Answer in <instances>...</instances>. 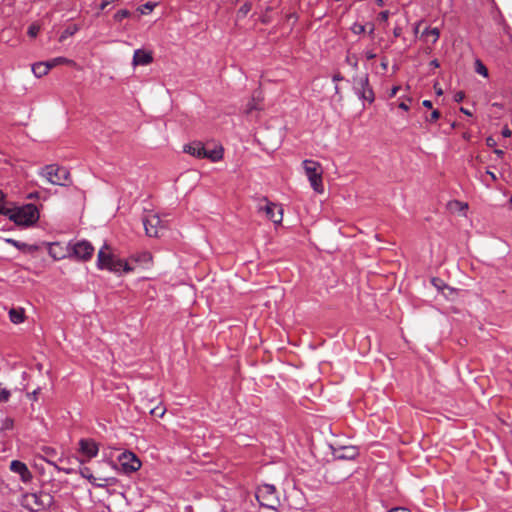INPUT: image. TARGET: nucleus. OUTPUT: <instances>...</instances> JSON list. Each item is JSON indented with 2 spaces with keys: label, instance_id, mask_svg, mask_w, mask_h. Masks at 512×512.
Returning a JSON list of instances; mask_svg holds the SVG:
<instances>
[{
  "label": "nucleus",
  "instance_id": "64",
  "mask_svg": "<svg viewBox=\"0 0 512 512\" xmlns=\"http://www.w3.org/2000/svg\"><path fill=\"white\" fill-rule=\"evenodd\" d=\"M437 94L441 95L442 94V90L441 89L437 90Z\"/></svg>",
  "mask_w": 512,
  "mask_h": 512
},
{
  "label": "nucleus",
  "instance_id": "17",
  "mask_svg": "<svg viewBox=\"0 0 512 512\" xmlns=\"http://www.w3.org/2000/svg\"><path fill=\"white\" fill-rule=\"evenodd\" d=\"M49 255L60 260L66 256L64 249L58 243H51L48 248Z\"/></svg>",
  "mask_w": 512,
  "mask_h": 512
},
{
  "label": "nucleus",
  "instance_id": "46",
  "mask_svg": "<svg viewBox=\"0 0 512 512\" xmlns=\"http://www.w3.org/2000/svg\"><path fill=\"white\" fill-rule=\"evenodd\" d=\"M422 105H423L424 107H426V108H429V109H430V108H432V102H431L430 100H424V101L422 102Z\"/></svg>",
  "mask_w": 512,
  "mask_h": 512
},
{
  "label": "nucleus",
  "instance_id": "37",
  "mask_svg": "<svg viewBox=\"0 0 512 512\" xmlns=\"http://www.w3.org/2000/svg\"><path fill=\"white\" fill-rule=\"evenodd\" d=\"M155 7V4H152L150 2L144 4L141 8V13L145 14L147 11H152Z\"/></svg>",
  "mask_w": 512,
  "mask_h": 512
},
{
  "label": "nucleus",
  "instance_id": "22",
  "mask_svg": "<svg viewBox=\"0 0 512 512\" xmlns=\"http://www.w3.org/2000/svg\"><path fill=\"white\" fill-rule=\"evenodd\" d=\"M116 479L113 477H95L93 485L96 487L104 488L109 485L115 484Z\"/></svg>",
  "mask_w": 512,
  "mask_h": 512
},
{
  "label": "nucleus",
  "instance_id": "57",
  "mask_svg": "<svg viewBox=\"0 0 512 512\" xmlns=\"http://www.w3.org/2000/svg\"><path fill=\"white\" fill-rule=\"evenodd\" d=\"M431 65L434 66V67H438L439 63H438L437 60H433V61H431Z\"/></svg>",
  "mask_w": 512,
  "mask_h": 512
},
{
  "label": "nucleus",
  "instance_id": "53",
  "mask_svg": "<svg viewBox=\"0 0 512 512\" xmlns=\"http://www.w3.org/2000/svg\"><path fill=\"white\" fill-rule=\"evenodd\" d=\"M381 66H382V68H383L384 70H386V69H387V67H388V61H387V59H384V60L381 62Z\"/></svg>",
  "mask_w": 512,
  "mask_h": 512
},
{
  "label": "nucleus",
  "instance_id": "29",
  "mask_svg": "<svg viewBox=\"0 0 512 512\" xmlns=\"http://www.w3.org/2000/svg\"><path fill=\"white\" fill-rule=\"evenodd\" d=\"M10 396V391L0 383V402H7Z\"/></svg>",
  "mask_w": 512,
  "mask_h": 512
},
{
  "label": "nucleus",
  "instance_id": "43",
  "mask_svg": "<svg viewBox=\"0 0 512 512\" xmlns=\"http://www.w3.org/2000/svg\"><path fill=\"white\" fill-rule=\"evenodd\" d=\"M388 512H410V511L408 509H406V508L396 507V508H392Z\"/></svg>",
  "mask_w": 512,
  "mask_h": 512
},
{
  "label": "nucleus",
  "instance_id": "47",
  "mask_svg": "<svg viewBox=\"0 0 512 512\" xmlns=\"http://www.w3.org/2000/svg\"><path fill=\"white\" fill-rule=\"evenodd\" d=\"M502 135H503L504 137H510V136H511V131H510L508 128H504V129L502 130Z\"/></svg>",
  "mask_w": 512,
  "mask_h": 512
},
{
  "label": "nucleus",
  "instance_id": "21",
  "mask_svg": "<svg viewBox=\"0 0 512 512\" xmlns=\"http://www.w3.org/2000/svg\"><path fill=\"white\" fill-rule=\"evenodd\" d=\"M46 63L49 66V70H51L52 68H54L58 65H62V64H66V65H74L75 64V62L73 60H70L65 57H56L49 61H46Z\"/></svg>",
  "mask_w": 512,
  "mask_h": 512
},
{
  "label": "nucleus",
  "instance_id": "36",
  "mask_svg": "<svg viewBox=\"0 0 512 512\" xmlns=\"http://www.w3.org/2000/svg\"><path fill=\"white\" fill-rule=\"evenodd\" d=\"M440 118V112L438 110H433L430 117L427 118V121L435 122Z\"/></svg>",
  "mask_w": 512,
  "mask_h": 512
},
{
  "label": "nucleus",
  "instance_id": "56",
  "mask_svg": "<svg viewBox=\"0 0 512 512\" xmlns=\"http://www.w3.org/2000/svg\"><path fill=\"white\" fill-rule=\"evenodd\" d=\"M460 110H461L462 113H464L466 115H469V116L471 115L470 111L465 109V108H463V107Z\"/></svg>",
  "mask_w": 512,
  "mask_h": 512
},
{
  "label": "nucleus",
  "instance_id": "44",
  "mask_svg": "<svg viewBox=\"0 0 512 512\" xmlns=\"http://www.w3.org/2000/svg\"><path fill=\"white\" fill-rule=\"evenodd\" d=\"M399 89H400V87H399V86H394V87L391 89L389 96H390V97H395V96H396V94H397V92L399 91Z\"/></svg>",
  "mask_w": 512,
  "mask_h": 512
},
{
  "label": "nucleus",
  "instance_id": "62",
  "mask_svg": "<svg viewBox=\"0 0 512 512\" xmlns=\"http://www.w3.org/2000/svg\"><path fill=\"white\" fill-rule=\"evenodd\" d=\"M340 79H341V77H340V76H338V75L334 76V81H338V80H340Z\"/></svg>",
  "mask_w": 512,
  "mask_h": 512
},
{
  "label": "nucleus",
  "instance_id": "42",
  "mask_svg": "<svg viewBox=\"0 0 512 512\" xmlns=\"http://www.w3.org/2000/svg\"><path fill=\"white\" fill-rule=\"evenodd\" d=\"M113 2V0H103L101 5H100V9L101 10H104L109 4H111Z\"/></svg>",
  "mask_w": 512,
  "mask_h": 512
},
{
  "label": "nucleus",
  "instance_id": "48",
  "mask_svg": "<svg viewBox=\"0 0 512 512\" xmlns=\"http://www.w3.org/2000/svg\"><path fill=\"white\" fill-rule=\"evenodd\" d=\"M399 108L407 111L409 109V106L406 102L403 101L399 104Z\"/></svg>",
  "mask_w": 512,
  "mask_h": 512
},
{
  "label": "nucleus",
  "instance_id": "32",
  "mask_svg": "<svg viewBox=\"0 0 512 512\" xmlns=\"http://www.w3.org/2000/svg\"><path fill=\"white\" fill-rule=\"evenodd\" d=\"M130 16V12L126 9H123V10H120L118 11L115 15H114V19L118 22L122 21L124 18H127Z\"/></svg>",
  "mask_w": 512,
  "mask_h": 512
},
{
  "label": "nucleus",
  "instance_id": "20",
  "mask_svg": "<svg viewBox=\"0 0 512 512\" xmlns=\"http://www.w3.org/2000/svg\"><path fill=\"white\" fill-rule=\"evenodd\" d=\"M261 100H262V98H261V94L260 93L254 94L252 99H251V101L247 104L245 112L247 114H250L254 110H260L261 109V107H260Z\"/></svg>",
  "mask_w": 512,
  "mask_h": 512
},
{
  "label": "nucleus",
  "instance_id": "51",
  "mask_svg": "<svg viewBox=\"0 0 512 512\" xmlns=\"http://www.w3.org/2000/svg\"><path fill=\"white\" fill-rule=\"evenodd\" d=\"M7 210H8V207L0 206V214L7 216V212H8Z\"/></svg>",
  "mask_w": 512,
  "mask_h": 512
},
{
  "label": "nucleus",
  "instance_id": "45",
  "mask_svg": "<svg viewBox=\"0 0 512 512\" xmlns=\"http://www.w3.org/2000/svg\"><path fill=\"white\" fill-rule=\"evenodd\" d=\"M7 242L12 244L15 247H18V248L20 247V243L14 239H7Z\"/></svg>",
  "mask_w": 512,
  "mask_h": 512
},
{
  "label": "nucleus",
  "instance_id": "40",
  "mask_svg": "<svg viewBox=\"0 0 512 512\" xmlns=\"http://www.w3.org/2000/svg\"><path fill=\"white\" fill-rule=\"evenodd\" d=\"M486 144L489 147H494L496 146V140L492 136H490L486 139Z\"/></svg>",
  "mask_w": 512,
  "mask_h": 512
},
{
  "label": "nucleus",
  "instance_id": "26",
  "mask_svg": "<svg viewBox=\"0 0 512 512\" xmlns=\"http://www.w3.org/2000/svg\"><path fill=\"white\" fill-rule=\"evenodd\" d=\"M475 71L484 77L488 76V69L480 60L475 62Z\"/></svg>",
  "mask_w": 512,
  "mask_h": 512
},
{
  "label": "nucleus",
  "instance_id": "1",
  "mask_svg": "<svg viewBox=\"0 0 512 512\" xmlns=\"http://www.w3.org/2000/svg\"><path fill=\"white\" fill-rule=\"evenodd\" d=\"M97 265L100 269H107L114 273H128L134 270L127 262L111 253L110 248L106 244L98 252Z\"/></svg>",
  "mask_w": 512,
  "mask_h": 512
},
{
  "label": "nucleus",
  "instance_id": "38",
  "mask_svg": "<svg viewBox=\"0 0 512 512\" xmlns=\"http://www.w3.org/2000/svg\"><path fill=\"white\" fill-rule=\"evenodd\" d=\"M389 16H390V13L387 10L382 11V12L379 13V19L381 21H385L386 22L388 20Z\"/></svg>",
  "mask_w": 512,
  "mask_h": 512
},
{
  "label": "nucleus",
  "instance_id": "31",
  "mask_svg": "<svg viewBox=\"0 0 512 512\" xmlns=\"http://www.w3.org/2000/svg\"><path fill=\"white\" fill-rule=\"evenodd\" d=\"M40 29V25L34 23L29 26L27 33L30 37L34 38L38 35Z\"/></svg>",
  "mask_w": 512,
  "mask_h": 512
},
{
  "label": "nucleus",
  "instance_id": "24",
  "mask_svg": "<svg viewBox=\"0 0 512 512\" xmlns=\"http://www.w3.org/2000/svg\"><path fill=\"white\" fill-rule=\"evenodd\" d=\"M432 37V43H435L439 36H440V31L438 28H430V29H426L423 33H422V37H426V39H428V37Z\"/></svg>",
  "mask_w": 512,
  "mask_h": 512
},
{
  "label": "nucleus",
  "instance_id": "30",
  "mask_svg": "<svg viewBox=\"0 0 512 512\" xmlns=\"http://www.w3.org/2000/svg\"><path fill=\"white\" fill-rule=\"evenodd\" d=\"M346 62L354 69L358 68V57L356 54H348L346 56Z\"/></svg>",
  "mask_w": 512,
  "mask_h": 512
},
{
  "label": "nucleus",
  "instance_id": "23",
  "mask_svg": "<svg viewBox=\"0 0 512 512\" xmlns=\"http://www.w3.org/2000/svg\"><path fill=\"white\" fill-rule=\"evenodd\" d=\"M78 30L79 26L77 24L68 26L60 35L59 42H63L66 38L73 36Z\"/></svg>",
  "mask_w": 512,
  "mask_h": 512
},
{
  "label": "nucleus",
  "instance_id": "19",
  "mask_svg": "<svg viewBox=\"0 0 512 512\" xmlns=\"http://www.w3.org/2000/svg\"><path fill=\"white\" fill-rule=\"evenodd\" d=\"M9 319L14 324L24 321V310L22 308H13L9 311Z\"/></svg>",
  "mask_w": 512,
  "mask_h": 512
},
{
  "label": "nucleus",
  "instance_id": "54",
  "mask_svg": "<svg viewBox=\"0 0 512 512\" xmlns=\"http://www.w3.org/2000/svg\"><path fill=\"white\" fill-rule=\"evenodd\" d=\"M454 204H455V205H457V206H460V207H462V208H467V207H468V205H467V204H464V203L459 202V201H455V202H454Z\"/></svg>",
  "mask_w": 512,
  "mask_h": 512
},
{
  "label": "nucleus",
  "instance_id": "8",
  "mask_svg": "<svg viewBox=\"0 0 512 512\" xmlns=\"http://www.w3.org/2000/svg\"><path fill=\"white\" fill-rule=\"evenodd\" d=\"M27 506L32 511L49 508L53 502L52 496L48 493H31L25 496Z\"/></svg>",
  "mask_w": 512,
  "mask_h": 512
},
{
  "label": "nucleus",
  "instance_id": "18",
  "mask_svg": "<svg viewBox=\"0 0 512 512\" xmlns=\"http://www.w3.org/2000/svg\"><path fill=\"white\" fill-rule=\"evenodd\" d=\"M49 71V66L46 62H38L32 65V72L38 78L46 75Z\"/></svg>",
  "mask_w": 512,
  "mask_h": 512
},
{
  "label": "nucleus",
  "instance_id": "34",
  "mask_svg": "<svg viewBox=\"0 0 512 512\" xmlns=\"http://www.w3.org/2000/svg\"><path fill=\"white\" fill-rule=\"evenodd\" d=\"M351 30L353 33L355 34H361V33H364L365 30H366V26L365 25H362V24H359V23H355L352 27H351Z\"/></svg>",
  "mask_w": 512,
  "mask_h": 512
},
{
  "label": "nucleus",
  "instance_id": "5",
  "mask_svg": "<svg viewBox=\"0 0 512 512\" xmlns=\"http://www.w3.org/2000/svg\"><path fill=\"white\" fill-rule=\"evenodd\" d=\"M353 91L362 101L369 104L375 100V95L372 87L369 84L368 75H361L353 78Z\"/></svg>",
  "mask_w": 512,
  "mask_h": 512
},
{
  "label": "nucleus",
  "instance_id": "35",
  "mask_svg": "<svg viewBox=\"0 0 512 512\" xmlns=\"http://www.w3.org/2000/svg\"><path fill=\"white\" fill-rule=\"evenodd\" d=\"M164 413H165V409L162 407H156L151 410V414L154 416H157V417H163Z\"/></svg>",
  "mask_w": 512,
  "mask_h": 512
},
{
  "label": "nucleus",
  "instance_id": "9",
  "mask_svg": "<svg viewBox=\"0 0 512 512\" xmlns=\"http://www.w3.org/2000/svg\"><path fill=\"white\" fill-rule=\"evenodd\" d=\"M143 225L145 232L149 237H159L161 230L164 229V225L160 217L152 212H149L143 217Z\"/></svg>",
  "mask_w": 512,
  "mask_h": 512
},
{
  "label": "nucleus",
  "instance_id": "27",
  "mask_svg": "<svg viewBox=\"0 0 512 512\" xmlns=\"http://www.w3.org/2000/svg\"><path fill=\"white\" fill-rule=\"evenodd\" d=\"M252 8L251 2H245L238 10V16L239 17H245Z\"/></svg>",
  "mask_w": 512,
  "mask_h": 512
},
{
  "label": "nucleus",
  "instance_id": "55",
  "mask_svg": "<svg viewBox=\"0 0 512 512\" xmlns=\"http://www.w3.org/2000/svg\"><path fill=\"white\" fill-rule=\"evenodd\" d=\"M4 198H5V195H4V193L0 190V206H4V205H3Z\"/></svg>",
  "mask_w": 512,
  "mask_h": 512
},
{
  "label": "nucleus",
  "instance_id": "58",
  "mask_svg": "<svg viewBox=\"0 0 512 512\" xmlns=\"http://www.w3.org/2000/svg\"><path fill=\"white\" fill-rule=\"evenodd\" d=\"M46 453L49 454V455L50 454H54V450L52 448H47L46 449Z\"/></svg>",
  "mask_w": 512,
  "mask_h": 512
},
{
  "label": "nucleus",
  "instance_id": "33",
  "mask_svg": "<svg viewBox=\"0 0 512 512\" xmlns=\"http://www.w3.org/2000/svg\"><path fill=\"white\" fill-rule=\"evenodd\" d=\"M344 450H345V453L338 455L339 458L352 459L355 457L356 451L354 448H345Z\"/></svg>",
  "mask_w": 512,
  "mask_h": 512
},
{
  "label": "nucleus",
  "instance_id": "6",
  "mask_svg": "<svg viewBox=\"0 0 512 512\" xmlns=\"http://www.w3.org/2000/svg\"><path fill=\"white\" fill-rule=\"evenodd\" d=\"M256 498L260 505L270 509H276L279 504V498L276 489L273 485L270 484H264L258 487L256 491Z\"/></svg>",
  "mask_w": 512,
  "mask_h": 512
},
{
  "label": "nucleus",
  "instance_id": "28",
  "mask_svg": "<svg viewBox=\"0 0 512 512\" xmlns=\"http://www.w3.org/2000/svg\"><path fill=\"white\" fill-rule=\"evenodd\" d=\"M80 474L82 477L86 478L92 485L95 480V476L92 474L91 470L88 467H84L80 470Z\"/></svg>",
  "mask_w": 512,
  "mask_h": 512
},
{
  "label": "nucleus",
  "instance_id": "13",
  "mask_svg": "<svg viewBox=\"0 0 512 512\" xmlns=\"http://www.w3.org/2000/svg\"><path fill=\"white\" fill-rule=\"evenodd\" d=\"M10 470L19 474L23 482H29L32 479V474L29 471L27 465L19 460H13L10 463Z\"/></svg>",
  "mask_w": 512,
  "mask_h": 512
},
{
  "label": "nucleus",
  "instance_id": "61",
  "mask_svg": "<svg viewBox=\"0 0 512 512\" xmlns=\"http://www.w3.org/2000/svg\"><path fill=\"white\" fill-rule=\"evenodd\" d=\"M376 3L379 5V6H382L384 4L383 0H377Z\"/></svg>",
  "mask_w": 512,
  "mask_h": 512
},
{
  "label": "nucleus",
  "instance_id": "59",
  "mask_svg": "<svg viewBox=\"0 0 512 512\" xmlns=\"http://www.w3.org/2000/svg\"><path fill=\"white\" fill-rule=\"evenodd\" d=\"M394 35H395L396 37H398V36L400 35V29L396 28V29L394 30Z\"/></svg>",
  "mask_w": 512,
  "mask_h": 512
},
{
  "label": "nucleus",
  "instance_id": "63",
  "mask_svg": "<svg viewBox=\"0 0 512 512\" xmlns=\"http://www.w3.org/2000/svg\"><path fill=\"white\" fill-rule=\"evenodd\" d=\"M233 4L238 3L239 0H230Z\"/></svg>",
  "mask_w": 512,
  "mask_h": 512
},
{
  "label": "nucleus",
  "instance_id": "7",
  "mask_svg": "<svg viewBox=\"0 0 512 512\" xmlns=\"http://www.w3.org/2000/svg\"><path fill=\"white\" fill-rule=\"evenodd\" d=\"M42 175L53 185L64 186L69 180L67 169L57 165H47L43 168Z\"/></svg>",
  "mask_w": 512,
  "mask_h": 512
},
{
  "label": "nucleus",
  "instance_id": "39",
  "mask_svg": "<svg viewBox=\"0 0 512 512\" xmlns=\"http://www.w3.org/2000/svg\"><path fill=\"white\" fill-rule=\"evenodd\" d=\"M364 56L366 59L368 60H371V59H374L376 57V53H374L373 50H367L364 52Z\"/></svg>",
  "mask_w": 512,
  "mask_h": 512
},
{
  "label": "nucleus",
  "instance_id": "41",
  "mask_svg": "<svg viewBox=\"0 0 512 512\" xmlns=\"http://www.w3.org/2000/svg\"><path fill=\"white\" fill-rule=\"evenodd\" d=\"M464 93L463 92H457L455 95H454V100L456 102H461L463 99H464Z\"/></svg>",
  "mask_w": 512,
  "mask_h": 512
},
{
  "label": "nucleus",
  "instance_id": "16",
  "mask_svg": "<svg viewBox=\"0 0 512 512\" xmlns=\"http://www.w3.org/2000/svg\"><path fill=\"white\" fill-rule=\"evenodd\" d=\"M204 158L209 159L212 162H218L223 158L222 146H214L209 148L205 146Z\"/></svg>",
  "mask_w": 512,
  "mask_h": 512
},
{
  "label": "nucleus",
  "instance_id": "10",
  "mask_svg": "<svg viewBox=\"0 0 512 512\" xmlns=\"http://www.w3.org/2000/svg\"><path fill=\"white\" fill-rule=\"evenodd\" d=\"M78 451L83 457L80 462L83 463L97 456L99 452V445L95 440L91 438H83L79 441Z\"/></svg>",
  "mask_w": 512,
  "mask_h": 512
},
{
  "label": "nucleus",
  "instance_id": "50",
  "mask_svg": "<svg viewBox=\"0 0 512 512\" xmlns=\"http://www.w3.org/2000/svg\"><path fill=\"white\" fill-rule=\"evenodd\" d=\"M56 468H58L59 470H62L64 471L66 474H70L72 472V469L70 468H66V467H58L55 465Z\"/></svg>",
  "mask_w": 512,
  "mask_h": 512
},
{
  "label": "nucleus",
  "instance_id": "3",
  "mask_svg": "<svg viewBox=\"0 0 512 512\" xmlns=\"http://www.w3.org/2000/svg\"><path fill=\"white\" fill-rule=\"evenodd\" d=\"M302 165L313 190L317 193H322L324 191V187L322 179L323 169L321 164L313 160H304Z\"/></svg>",
  "mask_w": 512,
  "mask_h": 512
},
{
  "label": "nucleus",
  "instance_id": "14",
  "mask_svg": "<svg viewBox=\"0 0 512 512\" xmlns=\"http://www.w3.org/2000/svg\"><path fill=\"white\" fill-rule=\"evenodd\" d=\"M183 151L193 157L203 159L205 146L200 141H194L184 146Z\"/></svg>",
  "mask_w": 512,
  "mask_h": 512
},
{
  "label": "nucleus",
  "instance_id": "12",
  "mask_svg": "<svg viewBox=\"0 0 512 512\" xmlns=\"http://www.w3.org/2000/svg\"><path fill=\"white\" fill-rule=\"evenodd\" d=\"M94 252V247L88 241H79L73 246V255L79 260H89Z\"/></svg>",
  "mask_w": 512,
  "mask_h": 512
},
{
  "label": "nucleus",
  "instance_id": "25",
  "mask_svg": "<svg viewBox=\"0 0 512 512\" xmlns=\"http://www.w3.org/2000/svg\"><path fill=\"white\" fill-rule=\"evenodd\" d=\"M14 427V420L10 417H5L0 420V430H11Z\"/></svg>",
  "mask_w": 512,
  "mask_h": 512
},
{
  "label": "nucleus",
  "instance_id": "49",
  "mask_svg": "<svg viewBox=\"0 0 512 512\" xmlns=\"http://www.w3.org/2000/svg\"><path fill=\"white\" fill-rule=\"evenodd\" d=\"M486 174L491 178L492 181H496L497 180V177H496V175L493 172L488 170V171H486Z\"/></svg>",
  "mask_w": 512,
  "mask_h": 512
},
{
  "label": "nucleus",
  "instance_id": "15",
  "mask_svg": "<svg viewBox=\"0 0 512 512\" xmlns=\"http://www.w3.org/2000/svg\"><path fill=\"white\" fill-rule=\"evenodd\" d=\"M153 57L151 53L146 52L145 50L138 49L134 52L133 55V65H148L152 62Z\"/></svg>",
  "mask_w": 512,
  "mask_h": 512
},
{
  "label": "nucleus",
  "instance_id": "52",
  "mask_svg": "<svg viewBox=\"0 0 512 512\" xmlns=\"http://www.w3.org/2000/svg\"><path fill=\"white\" fill-rule=\"evenodd\" d=\"M494 153L499 157H502L504 155V152L501 149H495Z\"/></svg>",
  "mask_w": 512,
  "mask_h": 512
},
{
  "label": "nucleus",
  "instance_id": "11",
  "mask_svg": "<svg viewBox=\"0 0 512 512\" xmlns=\"http://www.w3.org/2000/svg\"><path fill=\"white\" fill-rule=\"evenodd\" d=\"M118 461L125 473H133L140 469L141 461L138 457L130 452L125 451L118 456Z\"/></svg>",
  "mask_w": 512,
  "mask_h": 512
},
{
  "label": "nucleus",
  "instance_id": "2",
  "mask_svg": "<svg viewBox=\"0 0 512 512\" xmlns=\"http://www.w3.org/2000/svg\"><path fill=\"white\" fill-rule=\"evenodd\" d=\"M7 211H9L7 212L9 219L21 226H31L39 219V211L34 204H25L13 208L8 207Z\"/></svg>",
  "mask_w": 512,
  "mask_h": 512
},
{
  "label": "nucleus",
  "instance_id": "60",
  "mask_svg": "<svg viewBox=\"0 0 512 512\" xmlns=\"http://www.w3.org/2000/svg\"><path fill=\"white\" fill-rule=\"evenodd\" d=\"M374 33V25L371 24V27L369 29V34L372 35Z\"/></svg>",
  "mask_w": 512,
  "mask_h": 512
},
{
  "label": "nucleus",
  "instance_id": "4",
  "mask_svg": "<svg viewBox=\"0 0 512 512\" xmlns=\"http://www.w3.org/2000/svg\"><path fill=\"white\" fill-rule=\"evenodd\" d=\"M256 210L260 214H264L268 220L274 224H280L283 220V209L280 205L269 201L266 197L258 199Z\"/></svg>",
  "mask_w": 512,
  "mask_h": 512
}]
</instances>
